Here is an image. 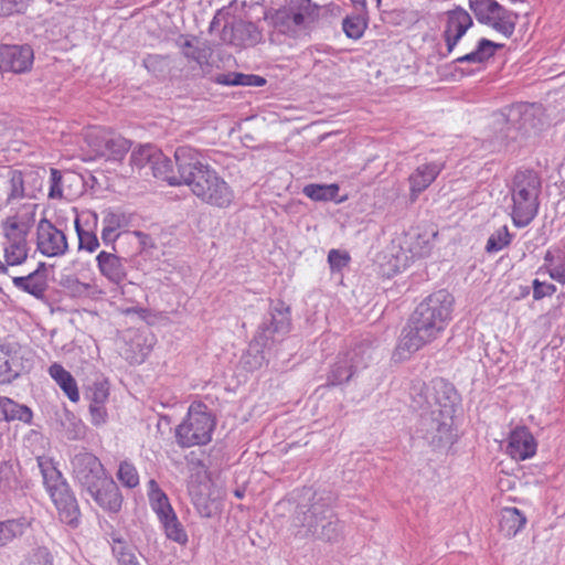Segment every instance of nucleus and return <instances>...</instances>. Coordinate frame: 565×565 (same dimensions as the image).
Segmentation results:
<instances>
[{
  "mask_svg": "<svg viewBox=\"0 0 565 565\" xmlns=\"http://www.w3.org/2000/svg\"><path fill=\"white\" fill-rule=\"evenodd\" d=\"M550 276L552 279L564 284L565 282V262L554 266L550 269Z\"/></svg>",
  "mask_w": 565,
  "mask_h": 565,
  "instance_id": "obj_58",
  "label": "nucleus"
},
{
  "mask_svg": "<svg viewBox=\"0 0 565 565\" xmlns=\"http://www.w3.org/2000/svg\"><path fill=\"white\" fill-rule=\"evenodd\" d=\"M20 372L17 353L7 345H0V383H10Z\"/></svg>",
  "mask_w": 565,
  "mask_h": 565,
  "instance_id": "obj_31",
  "label": "nucleus"
},
{
  "mask_svg": "<svg viewBox=\"0 0 565 565\" xmlns=\"http://www.w3.org/2000/svg\"><path fill=\"white\" fill-rule=\"evenodd\" d=\"M342 26L348 38L358 40L363 35L366 23L360 17H348L343 20Z\"/></svg>",
  "mask_w": 565,
  "mask_h": 565,
  "instance_id": "obj_45",
  "label": "nucleus"
},
{
  "mask_svg": "<svg viewBox=\"0 0 565 565\" xmlns=\"http://www.w3.org/2000/svg\"><path fill=\"white\" fill-rule=\"evenodd\" d=\"M156 156H159V149L152 145H143L131 152L130 163L137 169L150 168Z\"/></svg>",
  "mask_w": 565,
  "mask_h": 565,
  "instance_id": "obj_39",
  "label": "nucleus"
},
{
  "mask_svg": "<svg viewBox=\"0 0 565 565\" xmlns=\"http://www.w3.org/2000/svg\"><path fill=\"white\" fill-rule=\"evenodd\" d=\"M441 164L431 162L419 166L408 178L411 184V201L415 202L441 171Z\"/></svg>",
  "mask_w": 565,
  "mask_h": 565,
  "instance_id": "obj_25",
  "label": "nucleus"
},
{
  "mask_svg": "<svg viewBox=\"0 0 565 565\" xmlns=\"http://www.w3.org/2000/svg\"><path fill=\"white\" fill-rule=\"evenodd\" d=\"M149 170L151 171L154 178H159L166 180L171 185L182 184L180 173L174 175L172 173V163L171 160L162 153L159 149V156H156L152 164H150Z\"/></svg>",
  "mask_w": 565,
  "mask_h": 565,
  "instance_id": "obj_32",
  "label": "nucleus"
},
{
  "mask_svg": "<svg viewBox=\"0 0 565 565\" xmlns=\"http://www.w3.org/2000/svg\"><path fill=\"white\" fill-rule=\"evenodd\" d=\"M74 478L83 489H94L107 479L99 459L90 452H79L72 459Z\"/></svg>",
  "mask_w": 565,
  "mask_h": 565,
  "instance_id": "obj_11",
  "label": "nucleus"
},
{
  "mask_svg": "<svg viewBox=\"0 0 565 565\" xmlns=\"http://www.w3.org/2000/svg\"><path fill=\"white\" fill-rule=\"evenodd\" d=\"M13 285L36 298H42L47 288L46 275L44 271L34 270L26 276L14 277Z\"/></svg>",
  "mask_w": 565,
  "mask_h": 565,
  "instance_id": "obj_28",
  "label": "nucleus"
},
{
  "mask_svg": "<svg viewBox=\"0 0 565 565\" xmlns=\"http://www.w3.org/2000/svg\"><path fill=\"white\" fill-rule=\"evenodd\" d=\"M273 19L275 28L291 38H298L306 29V15L292 7L278 10Z\"/></svg>",
  "mask_w": 565,
  "mask_h": 565,
  "instance_id": "obj_21",
  "label": "nucleus"
},
{
  "mask_svg": "<svg viewBox=\"0 0 565 565\" xmlns=\"http://www.w3.org/2000/svg\"><path fill=\"white\" fill-rule=\"evenodd\" d=\"M103 223L105 226L118 231L121 226H124L125 217L119 213L107 212L103 220Z\"/></svg>",
  "mask_w": 565,
  "mask_h": 565,
  "instance_id": "obj_56",
  "label": "nucleus"
},
{
  "mask_svg": "<svg viewBox=\"0 0 565 565\" xmlns=\"http://www.w3.org/2000/svg\"><path fill=\"white\" fill-rule=\"evenodd\" d=\"M86 396L89 404H105L109 396V386L107 381H96L88 386Z\"/></svg>",
  "mask_w": 565,
  "mask_h": 565,
  "instance_id": "obj_44",
  "label": "nucleus"
},
{
  "mask_svg": "<svg viewBox=\"0 0 565 565\" xmlns=\"http://www.w3.org/2000/svg\"><path fill=\"white\" fill-rule=\"evenodd\" d=\"M30 523L25 519H12L0 522V546H6L14 539L22 536Z\"/></svg>",
  "mask_w": 565,
  "mask_h": 565,
  "instance_id": "obj_35",
  "label": "nucleus"
},
{
  "mask_svg": "<svg viewBox=\"0 0 565 565\" xmlns=\"http://www.w3.org/2000/svg\"><path fill=\"white\" fill-rule=\"evenodd\" d=\"M148 497L150 505L159 520L167 519L175 513L170 504L169 498L154 480L148 482Z\"/></svg>",
  "mask_w": 565,
  "mask_h": 565,
  "instance_id": "obj_29",
  "label": "nucleus"
},
{
  "mask_svg": "<svg viewBox=\"0 0 565 565\" xmlns=\"http://www.w3.org/2000/svg\"><path fill=\"white\" fill-rule=\"evenodd\" d=\"M195 43H199L198 40L188 35H181L178 40L179 47L184 57L203 66L207 64L209 52L205 47L199 46Z\"/></svg>",
  "mask_w": 565,
  "mask_h": 565,
  "instance_id": "obj_33",
  "label": "nucleus"
},
{
  "mask_svg": "<svg viewBox=\"0 0 565 565\" xmlns=\"http://www.w3.org/2000/svg\"><path fill=\"white\" fill-rule=\"evenodd\" d=\"M160 522L163 526L166 536L169 540L177 542L180 545H185L188 543V534L181 522L178 520L175 513L167 519L160 520Z\"/></svg>",
  "mask_w": 565,
  "mask_h": 565,
  "instance_id": "obj_38",
  "label": "nucleus"
},
{
  "mask_svg": "<svg viewBox=\"0 0 565 565\" xmlns=\"http://www.w3.org/2000/svg\"><path fill=\"white\" fill-rule=\"evenodd\" d=\"M28 242L26 235L23 232L17 231L13 227L6 235V242L3 244V260L4 271L7 266H18L25 262L28 257Z\"/></svg>",
  "mask_w": 565,
  "mask_h": 565,
  "instance_id": "obj_17",
  "label": "nucleus"
},
{
  "mask_svg": "<svg viewBox=\"0 0 565 565\" xmlns=\"http://www.w3.org/2000/svg\"><path fill=\"white\" fill-rule=\"evenodd\" d=\"M28 7L29 0H0V17L22 13Z\"/></svg>",
  "mask_w": 565,
  "mask_h": 565,
  "instance_id": "obj_48",
  "label": "nucleus"
},
{
  "mask_svg": "<svg viewBox=\"0 0 565 565\" xmlns=\"http://www.w3.org/2000/svg\"><path fill=\"white\" fill-rule=\"evenodd\" d=\"M303 194L313 201L334 200L338 192V184H308L302 190Z\"/></svg>",
  "mask_w": 565,
  "mask_h": 565,
  "instance_id": "obj_40",
  "label": "nucleus"
},
{
  "mask_svg": "<svg viewBox=\"0 0 565 565\" xmlns=\"http://www.w3.org/2000/svg\"><path fill=\"white\" fill-rule=\"evenodd\" d=\"M60 426L65 437L70 440L78 439L84 434L82 420L67 409H64L60 415Z\"/></svg>",
  "mask_w": 565,
  "mask_h": 565,
  "instance_id": "obj_36",
  "label": "nucleus"
},
{
  "mask_svg": "<svg viewBox=\"0 0 565 565\" xmlns=\"http://www.w3.org/2000/svg\"><path fill=\"white\" fill-rule=\"evenodd\" d=\"M89 413L93 425L100 426L106 423L107 411L105 404H89Z\"/></svg>",
  "mask_w": 565,
  "mask_h": 565,
  "instance_id": "obj_52",
  "label": "nucleus"
},
{
  "mask_svg": "<svg viewBox=\"0 0 565 565\" xmlns=\"http://www.w3.org/2000/svg\"><path fill=\"white\" fill-rule=\"evenodd\" d=\"M352 1L355 2V3H361L362 6L365 4V0H352Z\"/></svg>",
  "mask_w": 565,
  "mask_h": 565,
  "instance_id": "obj_63",
  "label": "nucleus"
},
{
  "mask_svg": "<svg viewBox=\"0 0 565 565\" xmlns=\"http://www.w3.org/2000/svg\"><path fill=\"white\" fill-rule=\"evenodd\" d=\"M43 484L57 509L60 520L76 527L79 524L81 511L76 498L72 493L62 473L45 458L38 459Z\"/></svg>",
  "mask_w": 565,
  "mask_h": 565,
  "instance_id": "obj_6",
  "label": "nucleus"
},
{
  "mask_svg": "<svg viewBox=\"0 0 565 565\" xmlns=\"http://www.w3.org/2000/svg\"><path fill=\"white\" fill-rule=\"evenodd\" d=\"M243 79H245V74L243 73L217 74L214 77L215 83L230 86H242Z\"/></svg>",
  "mask_w": 565,
  "mask_h": 565,
  "instance_id": "obj_51",
  "label": "nucleus"
},
{
  "mask_svg": "<svg viewBox=\"0 0 565 565\" xmlns=\"http://www.w3.org/2000/svg\"><path fill=\"white\" fill-rule=\"evenodd\" d=\"M174 159L182 184L203 203L220 209L228 207L234 201V191L230 184L207 163L203 154L190 146H180Z\"/></svg>",
  "mask_w": 565,
  "mask_h": 565,
  "instance_id": "obj_3",
  "label": "nucleus"
},
{
  "mask_svg": "<svg viewBox=\"0 0 565 565\" xmlns=\"http://www.w3.org/2000/svg\"><path fill=\"white\" fill-rule=\"evenodd\" d=\"M291 526L297 537L327 543L337 542L343 531V524L321 498H313L310 504H299Z\"/></svg>",
  "mask_w": 565,
  "mask_h": 565,
  "instance_id": "obj_4",
  "label": "nucleus"
},
{
  "mask_svg": "<svg viewBox=\"0 0 565 565\" xmlns=\"http://www.w3.org/2000/svg\"><path fill=\"white\" fill-rule=\"evenodd\" d=\"M0 273H4V263L0 259Z\"/></svg>",
  "mask_w": 565,
  "mask_h": 565,
  "instance_id": "obj_62",
  "label": "nucleus"
},
{
  "mask_svg": "<svg viewBox=\"0 0 565 565\" xmlns=\"http://www.w3.org/2000/svg\"><path fill=\"white\" fill-rule=\"evenodd\" d=\"M436 235V233H431L430 236L419 234L416 241L412 244L411 252L418 257L428 255L430 250V237H435Z\"/></svg>",
  "mask_w": 565,
  "mask_h": 565,
  "instance_id": "obj_50",
  "label": "nucleus"
},
{
  "mask_svg": "<svg viewBox=\"0 0 565 565\" xmlns=\"http://www.w3.org/2000/svg\"><path fill=\"white\" fill-rule=\"evenodd\" d=\"M511 242V234L507 226H502L497 230L487 242L486 249L489 253H495L503 249Z\"/></svg>",
  "mask_w": 565,
  "mask_h": 565,
  "instance_id": "obj_43",
  "label": "nucleus"
},
{
  "mask_svg": "<svg viewBox=\"0 0 565 565\" xmlns=\"http://www.w3.org/2000/svg\"><path fill=\"white\" fill-rule=\"evenodd\" d=\"M220 26V14H216L210 23V32L213 33L214 30L218 29Z\"/></svg>",
  "mask_w": 565,
  "mask_h": 565,
  "instance_id": "obj_60",
  "label": "nucleus"
},
{
  "mask_svg": "<svg viewBox=\"0 0 565 565\" xmlns=\"http://www.w3.org/2000/svg\"><path fill=\"white\" fill-rule=\"evenodd\" d=\"M365 350L361 347L355 348L343 362H338L332 369L329 382L332 385H338L347 382L359 370L366 366Z\"/></svg>",
  "mask_w": 565,
  "mask_h": 565,
  "instance_id": "obj_20",
  "label": "nucleus"
},
{
  "mask_svg": "<svg viewBox=\"0 0 565 565\" xmlns=\"http://www.w3.org/2000/svg\"><path fill=\"white\" fill-rule=\"evenodd\" d=\"M96 262L99 273L110 282L119 285L126 279V258L111 252L102 250L97 255Z\"/></svg>",
  "mask_w": 565,
  "mask_h": 565,
  "instance_id": "obj_22",
  "label": "nucleus"
},
{
  "mask_svg": "<svg viewBox=\"0 0 565 565\" xmlns=\"http://www.w3.org/2000/svg\"><path fill=\"white\" fill-rule=\"evenodd\" d=\"M111 551L117 558L118 565H140L135 552V547L126 541L114 537Z\"/></svg>",
  "mask_w": 565,
  "mask_h": 565,
  "instance_id": "obj_37",
  "label": "nucleus"
},
{
  "mask_svg": "<svg viewBox=\"0 0 565 565\" xmlns=\"http://www.w3.org/2000/svg\"><path fill=\"white\" fill-rule=\"evenodd\" d=\"M36 247L46 257L63 256L68 249L65 233L51 221L42 218L36 225Z\"/></svg>",
  "mask_w": 565,
  "mask_h": 565,
  "instance_id": "obj_12",
  "label": "nucleus"
},
{
  "mask_svg": "<svg viewBox=\"0 0 565 565\" xmlns=\"http://www.w3.org/2000/svg\"><path fill=\"white\" fill-rule=\"evenodd\" d=\"M75 230L78 236V248L94 253L99 247V241L95 233L85 231L79 224V220H75Z\"/></svg>",
  "mask_w": 565,
  "mask_h": 565,
  "instance_id": "obj_42",
  "label": "nucleus"
},
{
  "mask_svg": "<svg viewBox=\"0 0 565 565\" xmlns=\"http://www.w3.org/2000/svg\"><path fill=\"white\" fill-rule=\"evenodd\" d=\"M33 413L31 408L25 405L19 404L11 398L0 397V420L6 422H21L23 424H31Z\"/></svg>",
  "mask_w": 565,
  "mask_h": 565,
  "instance_id": "obj_26",
  "label": "nucleus"
},
{
  "mask_svg": "<svg viewBox=\"0 0 565 565\" xmlns=\"http://www.w3.org/2000/svg\"><path fill=\"white\" fill-rule=\"evenodd\" d=\"M242 86H263L265 84V79L257 75H246L245 79H243Z\"/></svg>",
  "mask_w": 565,
  "mask_h": 565,
  "instance_id": "obj_59",
  "label": "nucleus"
},
{
  "mask_svg": "<svg viewBox=\"0 0 565 565\" xmlns=\"http://www.w3.org/2000/svg\"><path fill=\"white\" fill-rule=\"evenodd\" d=\"M472 24V19L466 10L456 8L448 12L447 25L444 32L448 52L454 50L456 44Z\"/></svg>",
  "mask_w": 565,
  "mask_h": 565,
  "instance_id": "obj_19",
  "label": "nucleus"
},
{
  "mask_svg": "<svg viewBox=\"0 0 565 565\" xmlns=\"http://www.w3.org/2000/svg\"><path fill=\"white\" fill-rule=\"evenodd\" d=\"M2 178L4 198H0V206L17 205L23 200L35 199L43 185V175L39 169L4 168Z\"/></svg>",
  "mask_w": 565,
  "mask_h": 565,
  "instance_id": "obj_8",
  "label": "nucleus"
},
{
  "mask_svg": "<svg viewBox=\"0 0 565 565\" xmlns=\"http://www.w3.org/2000/svg\"><path fill=\"white\" fill-rule=\"evenodd\" d=\"M235 495H236L237 498H239V499H241V498H243V495H244V491H242V490H236V491H235Z\"/></svg>",
  "mask_w": 565,
  "mask_h": 565,
  "instance_id": "obj_61",
  "label": "nucleus"
},
{
  "mask_svg": "<svg viewBox=\"0 0 565 565\" xmlns=\"http://www.w3.org/2000/svg\"><path fill=\"white\" fill-rule=\"evenodd\" d=\"M67 289H70L74 295H88L92 289L90 284L82 282L77 278L68 277L64 285Z\"/></svg>",
  "mask_w": 565,
  "mask_h": 565,
  "instance_id": "obj_53",
  "label": "nucleus"
},
{
  "mask_svg": "<svg viewBox=\"0 0 565 565\" xmlns=\"http://www.w3.org/2000/svg\"><path fill=\"white\" fill-rule=\"evenodd\" d=\"M136 235H138L139 237H142V238H147L146 235H143V234L139 233V232H136Z\"/></svg>",
  "mask_w": 565,
  "mask_h": 565,
  "instance_id": "obj_64",
  "label": "nucleus"
},
{
  "mask_svg": "<svg viewBox=\"0 0 565 565\" xmlns=\"http://www.w3.org/2000/svg\"><path fill=\"white\" fill-rule=\"evenodd\" d=\"M350 257L341 253L338 249H331L328 255V262L332 269H341L345 267L349 263Z\"/></svg>",
  "mask_w": 565,
  "mask_h": 565,
  "instance_id": "obj_54",
  "label": "nucleus"
},
{
  "mask_svg": "<svg viewBox=\"0 0 565 565\" xmlns=\"http://www.w3.org/2000/svg\"><path fill=\"white\" fill-rule=\"evenodd\" d=\"M49 374L71 402L76 403L79 401V392L76 381L68 371H66L61 364L53 363L49 367Z\"/></svg>",
  "mask_w": 565,
  "mask_h": 565,
  "instance_id": "obj_27",
  "label": "nucleus"
},
{
  "mask_svg": "<svg viewBox=\"0 0 565 565\" xmlns=\"http://www.w3.org/2000/svg\"><path fill=\"white\" fill-rule=\"evenodd\" d=\"M502 47V44H497L490 40L481 39L477 49L470 53L456 58V63H483L494 55L497 49Z\"/></svg>",
  "mask_w": 565,
  "mask_h": 565,
  "instance_id": "obj_34",
  "label": "nucleus"
},
{
  "mask_svg": "<svg viewBox=\"0 0 565 565\" xmlns=\"http://www.w3.org/2000/svg\"><path fill=\"white\" fill-rule=\"evenodd\" d=\"M153 347V335L148 330H136L128 333L125 356L131 363H142Z\"/></svg>",
  "mask_w": 565,
  "mask_h": 565,
  "instance_id": "obj_23",
  "label": "nucleus"
},
{
  "mask_svg": "<svg viewBox=\"0 0 565 565\" xmlns=\"http://www.w3.org/2000/svg\"><path fill=\"white\" fill-rule=\"evenodd\" d=\"M412 397L420 413V431L423 438L436 448L454 443V414L457 396L454 387L443 381L435 380L431 385L425 383L414 385Z\"/></svg>",
  "mask_w": 565,
  "mask_h": 565,
  "instance_id": "obj_1",
  "label": "nucleus"
},
{
  "mask_svg": "<svg viewBox=\"0 0 565 565\" xmlns=\"http://www.w3.org/2000/svg\"><path fill=\"white\" fill-rule=\"evenodd\" d=\"M117 476L120 482L128 488H135L139 483V476L135 466L127 461L120 463Z\"/></svg>",
  "mask_w": 565,
  "mask_h": 565,
  "instance_id": "obj_46",
  "label": "nucleus"
},
{
  "mask_svg": "<svg viewBox=\"0 0 565 565\" xmlns=\"http://www.w3.org/2000/svg\"><path fill=\"white\" fill-rule=\"evenodd\" d=\"M18 479L12 465L8 462L0 463V489L2 491L17 488Z\"/></svg>",
  "mask_w": 565,
  "mask_h": 565,
  "instance_id": "obj_47",
  "label": "nucleus"
},
{
  "mask_svg": "<svg viewBox=\"0 0 565 565\" xmlns=\"http://www.w3.org/2000/svg\"><path fill=\"white\" fill-rule=\"evenodd\" d=\"M525 523L526 518L516 508H505L501 511L499 526L505 537L515 536Z\"/></svg>",
  "mask_w": 565,
  "mask_h": 565,
  "instance_id": "obj_30",
  "label": "nucleus"
},
{
  "mask_svg": "<svg viewBox=\"0 0 565 565\" xmlns=\"http://www.w3.org/2000/svg\"><path fill=\"white\" fill-rule=\"evenodd\" d=\"M118 236L119 234L117 233V230H113L104 225L102 231V239L105 245H114ZM113 249L115 250V246H113Z\"/></svg>",
  "mask_w": 565,
  "mask_h": 565,
  "instance_id": "obj_57",
  "label": "nucleus"
},
{
  "mask_svg": "<svg viewBox=\"0 0 565 565\" xmlns=\"http://www.w3.org/2000/svg\"><path fill=\"white\" fill-rule=\"evenodd\" d=\"M469 8L480 23L491 26L505 38L514 33L519 14L505 9L498 1L469 0Z\"/></svg>",
  "mask_w": 565,
  "mask_h": 565,
  "instance_id": "obj_9",
  "label": "nucleus"
},
{
  "mask_svg": "<svg viewBox=\"0 0 565 565\" xmlns=\"http://www.w3.org/2000/svg\"><path fill=\"white\" fill-rule=\"evenodd\" d=\"M21 565H53L52 556L45 547L33 550Z\"/></svg>",
  "mask_w": 565,
  "mask_h": 565,
  "instance_id": "obj_49",
  "label": "nucleus"
},
{
  "mask_svg": "<svg viewBox=\"0 0 565 565\" xmlns=\"http://www.w3.org/2000/svg\"><path fill=\"white\" fill-rule=\"evenodd\" d=\"M221 40L234 46L248 47L262 42L263 34L253 22L237 21L223 25Z\"/></svg>",
  "mask_w": 565,
  "mask_h": 565,
  "instance_id": "obj_15",
  "label": "nucleus"
},
{
  "mask_svg": "<svg viewBox=\"0 0 565 565\" xmlns=\"http://www.w3.org/2000/svg\"><path fill=\"white\" fill-rule=\"evenodd\" d=\"M556 291V287L552 284L540 282L537 279L533 281V296L535 299H541L551 296Z\"/></svg>",
  "mask_w": 565,
  "mask_h": 565,
  "instance_id": "obj_55",
  "label": "nucleus"
},
{
  "mask_svg": "<svg viewBox=\"0 0 565 565\" xmlns=\"http://www.w3.org/2000/svg\"><path fill=\"white\" fill-rule=\"evenodd\" d=\"M510 192L513 224L518 227L527 226L539 211L541 180L537 173L531 170L516 172Z\"/></svg>",
  "mask_w": 565,
  "mask_h": 565,
  "instance_id": "obj_5",
  "label": "nucleus"
},
{
  "mask_svg": "<svg viewBox=\"0 0 565 565\" xmlns=\"http://www.w3.org/2000/svg\"><path fill=\"white\" fill-rule=\"evenodd\" d=\"M537 444L526 427H516L509 436L507 452L515 460H525L536 452Z\"/></svg>",
  "mask_w": 565,
  "mask_h": 565,
  "instance_id": "obj_18",
  "label": "nucleus"
},
{
  "mask_svg": "<svg viewBox=\"0 0 565 565\" xmlns=\"http://www.w3.org/2000/svg\"><path fill=\"white\" fill-rule=\"evenodd\" d=\"M259 345L262 344L257 341V344L250 345L248 351L242 356V363L248 371L258 370L266 362L263 350L258 348Z\"/></svg>",
  "mask_w": 565,
  "mask_h": 565,
  "instance_id": "obj_41",
  "label": "nucleus"
},
{
  "mask_svg": "<svg viewBox=\"0 0 565 565\" xmlns=\"http://www.w3.org/2000/svg\"><path fill=\"white\" fill-rule=\"evenodd\" d=\"M85 140L95 156L108 160H121L131 146L128 139L102 128L87 131Z\"/></svg>",
  "mask_w": 565,
  "mask_h": 565,
  "instance_id": "obj_10",
  "label": "nucleus"
},
{
  "mask_svg": "<svg viewBox=\"0 0 565 565\" xmlns=\"http://www.w3.org/2000/svg\"><path fill=\"white\" fill-rule=\"evenodd\" d=\"M290 310L284 302L276 303L270 311V319L264 322L257 333L256 341L267 347L269 341H276V335H286L290 331Z\"/></svg>",
  "mask_w": 565,
  "mask_h": 565,
  "instance_id": "obj_13",
  "label": "nucleus"
},
{
  "mask_svg": "<svg viewBox=\"0 0 565 565\" xmlns=\"http://www.w3.org/2000/svg\"><path fill=\"white\" fill-rule=\"evenodd\" d=\"M34 53L30 45H1L0 71L15 74L26 73L31 70Z\"/></svg>",
  "mask_w": 565,
  "mask_h": 565,
  "instance_id": "obj_14",
  "label": "nucleus"
},
{
  "mask_svg": "<svg viewBox=\"0 0 565 565\" xmlns=\"http://www.w3.org/2000/svg\"><path fill=\"white\" fill-rule=\"evenodd\" d=\"M452 305L454 297L444 289L423 300L403 329L396 354L406 359L408 354L436 340L450 320Z\"/></svg>",
  "mask_w": 565,
  "mask_h": 565,
  "instance_id": "obj_2",
  "label": "nucleus"
},
{
  "mask_svg": "<svg viewBox=\"0 0 565 565\" xmlns=\"http://www.w3.org/2000/svg\"><path fill=\"white\" fill-rule=\"evenodd\" d=\"M81 178L72 171L50 169V185L47 196L51 200L71 199L76 194L74 186L79 185Z\"/></svg>",
  "mask_w": 565,
  "mask_h": 565,
  "instance_id": "obj_16",
  "label": "nucleus"
},
{
  "mask_svg": "<svg viewBox=\"0 0 565 565\" xmlns=\"http://www.w3.org/2000/svg\"><path fill=\"white\" fill-rule=\"evenodd\" d=\"M95 502L103 509L117 512L121 507V495L116 483L107 478L100 484H97L94 489L86 490Z\"/></svg>",
  "mask_w": 565,
  "mask_h": 565,
  "instance_id": "obj_24",
  "label": "nucleus"
},
{
  "mask_svg": "<svg viewBox=\"0 0 565 565\" xmlns=\"http://www.w3.org/2000/svg\"><path fill=\"white\" fill-rule=\"evenodd\" d=\"M215 419L202 403L190 405L184 420L175 428V439L179 446L189 448L206 445L212 439Z\"/></svg>",
  "mask_w": 565,
  "mask_h": 565,
  "instance_id": "obj_7",
  "label": "nucleus"
}]
</instances>
